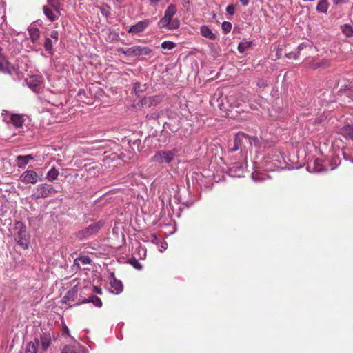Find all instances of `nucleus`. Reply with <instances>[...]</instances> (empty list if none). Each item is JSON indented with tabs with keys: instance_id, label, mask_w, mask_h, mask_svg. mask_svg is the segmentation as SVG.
<instances>
[{
	"instance_id": "1",
	"label": "nucleus",
	"mask_w": 353,
	"mask_h": 353,
	"mask_svg": "<svg viewBox=\"0 0 353 353\" xmlns=\"http://www.w3.org/2000/svg\"><path fill=\"white\" fill-rule=\"evenodd\" d=\"M176 12V8L174 4H170L166 8L164 16L158 22L159 28H167L168 30H176L180 26V21L174 18Z\"/></svg>"
},
{
	"instance_id": "2",
	"label": "nucleus",
	"mask_w": 353,
	"mask_h": 353,
	"mask_svg": "<svg viewBox=\"0 0 353 353\" xmlns=\"http://www.w3.org/2000/svg\"><path fill=\"white\" fill-rule=\"evenodd\" d=\"M12 234L15 241L23 249L28 248L30 236L26 230V226L21 221H17L14 223Z\"/></svg>"
},
{
	"instance_id": "3",
	"label": "nucleus",
	"mask_w": 353,
	"mask_h": 353,
	"mask_svg": "<svg viewBox=\"0 0 353 353\" xmlns=\"http://www.w3.org/2000/svg\"><path fill=\"white\" fill-rule=\"evenodd\" d=\"M179 152V150L176 148H174L172 150H159L155 152L154 156L151 158L150 161L152 162L157 163H166L169 164L172 161H173L177 154Z\"/></svg>"
},
{
	"instance_id": "4",
	"label": "nucleus",
	"mask_w": 353,
	"mask_h": 353,
	"mask_svg": "<svg viewBox=\"0 0 353 353\" xmlns=\"http://www.w3.org/2000/svg\"><path fill=\"white\" fill-rule=\"evenodd\" d=\"M103 221L100 220L99 221L94 222L89 225L88 227L82 229L81 230H79L77 234V236L80 240L89 239L93 235H95L97 233H99V232L103 227Z\"/></svg>"
},
{
	"instance_id": "5",
	"label": "nucleus",
	"mask_w": 353,
	"mask_h": 353,
	"mask_svg": "<svg viewBox=\"0 0 353 353\" xmlns=\"http://www.w3.org/2000/svg\"><path fill=\"white\" fill-rule=\"evenodd\" d=\"M56 193L57 191L52 185L41 183L34 188L32 197L37 200L54 196Z\"/></svg>"
},
{
	"instance_id": "6",
	"label": "nucleus",
	"mask_w": 353,
	"mask_h": 353,
	"mask_svg": "<svg viewBox=\"0 0 353 353\" xmlns=\"http://www.w3.org/2000/svg\"><path fill=\"white\" fill-rule=\"evenodd\" d=\"M243 141L248 142L251 145L254 144L256 147L261 145V140L257 137H250L242 132H239L234 138V146L232 149V151H236L241 148V143Z\"/></svg>"
},
{
	"instance_id": "7",
	"label": "nucleus",
	"mask_w": 353,
	"mask_h": 353,
	"mask_svg": "<svg viewBox=\"0 0 353 353\" xmlns=\"http://www.w3.org/2000/svg\"><path fill=\"white\" fill-rule=\"evenodd\" d=\"M118 51L127 57L147 56L152 50L147 46H133L128 48H119Z\"/></svg>"
},
{
	"instance_id": "8",
	"label": "nucleus",
	"mask_w": 353,
	"mask_h": 353,
	"mask_svg": "<svg viewBox=\"0 0 353 353\" xmlns=\"http://www.w3.org/2000/svg\"><path fill=\"white\" fill-rule=\"evenodd\" d=\"M151 23L152 20L150 19L139 21L135 24L131 26L128 30V32L132 35H137L143 33Z\"/></svg>"
},
{
	"instance_id": "9",
	"label": "nucleus",
	"mask_w": 353,
	"mask_h": 353,
	"mask_svg": "<svg viewBox=\"0 0 353 353\" xmlns=\"http://www.w3.org/2000/svg\"><path fill=\"white\" fill-rule=\"evenodd\" d=\"M19 180L26 184H36L39 181H41L38 174L33 170H28L23 172L20 175Z\"/></svg>"
},
{
	"instance_id": "10",
	"label": "nucleus",
	"mask_w": 353,
	"mask_h": 353,
	"mask_svg": "<svg viewBox=\"0 0 353 353\" xmlns=\"http://www.w3.org/2000/svg\"><path fill=\"white\" fill-rule=\"evenodd\" d=\"M163 98V95L157 94L144 97L141 101V105L142 108H149L151 106L158 105Z\"/></svg>"
},
{
	"instance_id": "11",
	"label": "nucleus",
	"mask_w": 353,
	"mask_h": 353,
	"mask_svg": "<svg viewBox=\"0 0 353 353\" xmlns=\"http://www.w3.org/2000/svg\"><path fill=\"white\" fill-rule=\"evenodd\" d=\"M35 345L41 346L43 350H46L51 343V336L48 332L40 333L39 339H35Z\"/></svg>"
},
{
	"instance_id": "12",
	"label": "nucleus",
	"mask_w": 353,
	"mask_h": 353,
	"mask_svg": "<svg viewBox=\"0 0 353 353\" xmlns=\"http://www.w3.org/2000/svg\"><path fill=\"white\" fill-rule=\"evenodd\" d=\"M337 133L342 135L345 139L353 141V123H346L343 126L338 127Z\"/></svg>"
},
{
	"instance_id": "13",
	"label": "nucleus",
	"mask_w": 353,
	"mask_h": 353,
	"mask_svg": "<svg viewBox=\"0 0 353 353\" xmlns=\"http://www.w3.org/2000/svg\"><path fill=\"white\" fill-rule=\"evenodd\" d=\"M26 82L29 88L34 92H39L42 88V81L40 77H31L29 79L26 80Z\"/></svg>"
},
{
	"instance_id": "14",
	"label": "nucleus",
	"mask_w": 353,
	"mask_h": 353,
	"mask_svg": "<svg viewBox=\"0 0 353 353\" xmlns=\"http://www.w3.org/2000/svg\"><path fill=\"white\" fill-rule=\"evenodd\" d=\"M307 169L310 172H321L324 170L321 161L316 158L311 159L308 162Z\"/></svg>"
},
{
	"instance_id": "15",
	"label": "nucleus",
	"mask_w": 353,
	"mask_h": 353,
	"mask_svg": "<svg viewBox=\"0 0 353 353\" xmlns=\"http://www.w3.org/2000/svg\"><path fill=\"white\" fill-rule=\"evenodd\" d=\"M244 172L243 165L241 163H234L229 168V174L232 177H241Z\"/></svg>"
},
{
	"instance_id": "16",
	"label": "nucleus",
	"mask_w": 353,
	"mask_h": 353,
	"mask_svg": "<svg viewBox=\"0 0 353 353\" xmlns=\"http://www.w3.org/2000/svg\"><path fill=\"white\" fill-rule=\"evenodd\" d=\"M34 157L31 154L19 155L16 158L17 164L19 168H25L30 161H32Z\"/></svg>"
},
{
	"instance_id": "17",
	"label": "nucleus",
	"mask_w": 353,
	"mask_h": 353,
	"mask_svg": "<svg viewBox=\"0 0 353 353\" xmlns=\"http://www.w3.org/2000/svg\"><path fill=\"white\" fill-rule=\"evenodd\" d=\"M30 39L33 43H37L40 37V31L35 26L30 25L28 29Z\"/></svg>"
},
{
	"instance_id": "18",
	"label": "nucleus",
	"mask_w": 353,
	"mask_h": 353,
	"mask_svg": "<svg viewBox=\"0 0 353 353\" xmlns=\"http://www.w3.org/2000/svg\"><path fill=\"white\" fill-rule=\"evenodd\" d=\"M2 48L0 47V72L10 74L12 73V67L10 63L1 57Z\"/></svg>"
},
{
	"instance_id": "19",
	"label": "nucleus",
	"mask_w": 353,
	"mask_h": 353,
	"mask_svg": "<svg viewBox=\"0 0 353 353\" xmlns=\"http://www.w3.org/2000/svg\"><path fill=\"white\" fill-rule=\"evenodd\" d=\"M61 353H86L84 349L79 345H65Z\"/></svg>"
},
{
	"instance_id": "20",
	"label": "nucleus",
	"mask_w": 353,
	"mask_h": 353,
	"mask_svg": "<svg viewBox=\"0 0 353 353\" xmlns=\"http://www.w3.org/2000/svg\"><path fill=\"white\" fill-rule=\"evenodd\" d=\"M25 119L21 114H12L10 117V122L16 128L23 127Z\"/></svg>"
},
{
	"instance_id": "21",
	"label": "nucleus",
	"mask_w": 353,
	"mask_h": 353,
	"mask_svg": "<svg viewBox=\"0 0 353 353\" xmlns=\"http://www.w3.org/2000/svg\"><path fill=\"white\" fill-rule=\"evenodd\" d=\"M110 285L112 288H114V290L112 291V292H114L115 294H118L123 291V284H122L121 281L119 280H117L114 276H113L112 279L110 281Z\"/></svg>"
},
{
	"instance_id": "22",
	"label": "nucleus",
	"mask_w": 353,
	"mask_h": 353,
	"mask_svg": "<svg viewBox=\"0 0 353 353\" xmlns=\"http://www.w3.org/2000/svg\"><path fill=\"white\" fill-rule=\"evenodd\" d=\"M328 62L325 60H322L320 61H317L316 60H312L307 63V67L312 70H316L319 68H323L328 66Z\"/></svg>"
},
{
	"instance_id": "23",
	"label": "nucleus",
	"mask_w": 353,
	"mask_h": 353,
	"mask_svg": "<svg viewBox=\"0 0 353 353\" xmlns=\"http://www.w3.org/2000/svg\"><path fill=\"white\" fill-rule=\"evenodd\" d=\"M92 303L94 306L101 307L102 306V301L99 297L92 295L88 299H83L81 303Z\"/></svg>"
},
{
	"instance_id": "24",
	"label": "nucleus",
	"mask_w": 353,
	"mask_h": 353,
	"mask_svg": "<svg viewBox=\"0 0 353 353\" xmlns=\"http://www.w3.org/2000/svg\"><path fill=\"white\" fill-rule=\"evenodd\" d=\"M201 34L202 36L211 40H214L216 37V34L212 32V30L206 26L201 27Z\"/></svg>"
},
{
	"instance_id": "25",
	"label": "nucleus",
	"mask_w": 353,
	"mask_h": 353,
	"mask_svg": "<svg viewBox=\"0 0 353 353\" xmlns=\"http://www.w3.org/2000/svg\"><path fill=\"white\" fill-rule=\"evenodd\" d=\"M57 43H54V40L50 39V37H46L45 39V42L43 43V47L45 50L50 54H53L54 48L53 46Z\"/></svg>"
},
{
	"instance_id": "26",
	"label": "nucleus",
	"mask_w": 353,
	"mask_h": 353,
	"mask_svg": "<svg viewBox=\"0 0 353 353\" xmlns=\"http://www.w3.org/2000/svg\"><path fill=\"white\" fill-rule=\"evenodd\" d=\"M59 172L54 167H52L46 174V179L49 181H53L57 179Z\"/></svg>"
},
{
	"instance_id": "27",
	"label": "nucleus",
	"mask_w": 353,
	"mask_h": 353,
	"mask_svg": "<svg viewBox=\"0 0 353 353\" xmlns=\"http://www.w3.org/2000/svg\"><path fill=\"white\" fill-rule=\"evenodd\" d=\"M328 8L327 0H319L316 6V10L319 12L325 13Z\"/></svg>"
},
{
	"instance_id": "28",
	"label": "nucleus",
	"mask_w": 353,
	"mask_h": 353,
	"mask_svg": "<svg viewBox=\"0 0 353 353\" xmlns=\"http://www.w3.org/2000/svg\"><path fill=\"white\" fill-rule=\"evenodd\" d=\"M43 10L45 15L50 21H54L56 20L57 17L55 14L48 6H44L43 7Z\"/></svg>"
},
{
	"instance_id": "29",
	"label": "nucleus",
	"mask_w": 353,
	"mask_h": 353,
	"mask_svg": "<svg viewBox=\"0 0 353 353\" xmlns=\"http://www.w3.org/2000/svg\"><path fill=\"white\" fill-rule=\"evenodd\" d=\"M251 46V42L249 41H242L239 43L238 46V50L241 53H243Z\"/></svg>"
},
{
	"instance_id": "30",
	"label": "nucleus",
	"mask_w": 353,
	"mask_h": 353,
	"mask_svg": "<svg viewBox=\"0 0 353 353\" xmlns=\"http://www.w3.org/2000/svg\"><path fill=\"white\" fill-rule=\"evenodd\" d=\"M78 261H80L83 265L90 264L92 260L88 256H80L74 260V264L79 265Z\"/></svg>"
},
{
	"instance_id": "31",
	"label": "nucleus",
	"mask_w": 353,
	"mask_h": 353,
	"mask_svg": "<svg viewBox=\"0 0 353 353\" xmlns=\"http://www.w3.org/2000/svg\"><path fill=\"white\" fill-rule=\"evenodd\" d=\"M25 353H37V347L34 342H30L27 344Z\"/></svg>"
},
{
	"instance_id": "32",
	"label": "nucleus",
	"mask_w": 353,
	"mask_h": 353,
	"mask_svg": "<svg viewBox=\"0 0 353 353\" xmlns=\"http://www.w3.org/2000/svg\"><path fill=\"white\" fill-rule=\"evenodd\" d=\"M48 4L57 12L59 11L60 1L59 0H48Z\"/></svg>"
},
{
	"instance_id": "33",
	"label": "nucleus",
	"mask_w": 353,
	"mask_h": 353,
	"mask_svg": "<svg viewBox=\"0 0 353 353\" xmlns=\"http://www.w3.org/2000/svg\"><path fill=\"white\" fill-rule=\"evenodd\" d=\"M175 47V43L170 41H165L161 43V48L166 50H172Z\"/></svg>"
},
{
	"instance_id": "34",
	"label": "nucleus",
	"mask_w": 353,
	"mask_h": 353,
	"mask_svg": "<svg viewBox=\"0 0 353 353\" xmlns=\"http://www.w3.org/2000/svg\"><path fill=\"white\" fill-rule=\"evenodd\" d=\"M252 178L254 181L260 182L265 179L263 174L260 172H253L252 174Z\"/></svg>"
},
{
	"instance_id": "35",
	"label": "nucleus",
	"mask_w": 353,
	"mask_h": 353,
	"mask_svg": "<svg viewBox=\"0 0 353 353\" xmlns=\"http://www.w3.org/2000/svg\"><path fill=\"white\" fill-rule=\"evenodd\" d=\"M222 30L225 34L230 32L232 29V23L230 22L224 21L221 25Z\"/></svg>"
},
{
	"instance_id": "36",
	"label": "nucleus",
	"mask_w": 353,
	"mask_h": 353,
	"mask_svg": "<svg viewBox=\"0 0 353 353\" xmlns=\"http://www.w3.org/2000/svg\"><path fill=\"white\" fill-rule=\"evenodd\" d=\"M101 13L105 17H108L110 14V8L108 5H105L101 8Z\"/></svg>"
},
{
	"instance_id": "37",
	"label": "nucleus",
	"mask_w": 353,
	"mask_h": 353,
	"mask_svg": "<svg viewBox=\"0 0 353 353\" xmlns=\"http://www.w3.org/2000/svg\"><path fill=\"white\" fill-rule=\"evenodd\" d=\"M343 32L345 34H346L348 37L352 36L353 34L352 28L351 27V26L347 24L344 25Z\"/></svg>"
},
{
	"instance_id": "38",
	"label": "nucleus",
	"mask_w": 353,
	"mask_h": 353,
	"mask_svg": "<svg viewBox=\"0 0 353 353\" xmlns=\"http://www.w3.org/2000/svg\"><path fill=\"white\" fill-rule=\"evenodd\" d=\"M50 39L54 40V43H57L59 40V32L57 30H52L50 33Z\"/></svg>"
},
{
	"instance_id": "39",
	"label": "nucleus",
	"mask_w": 353,
	"mask_h": 353,
	"mask_svg": "<svg viewBox=\"0 0 353 353\" xmlns=\"http://www.w3.org/2000/svg\"><path fill=\"white\" fill-rule=\"evenodd\" d=\"M226 12L230 15H234L235 13V6L233 4H230L227 6Z\"/></svg>"
},
{
	"instance_id": "40",
	"label": "nucleus",
	"mask_w": 353,
	"mask_h": 353,
	"mask_svg": "<svg viewBox=\"0 0 353 353\" xmlns=\"http://www.w3.org/2000/svg\"><path fill=\"white\" fill-rule=\"evenodd\" d=\"M257 85L260 88H264L268 85V83L266 81H264L263 79H259L257 81Z\"/></svg>"
},
{
	"instance_id": "41",
	"label": "nucleus",
	"mask_w": 353,
	"mask_h": 353,
	"mask_svg": "<svg viewBox=\"0 0 353 353\" xmlns=\"http://www.w3.org/2000/svg\"><path fill=\"white\" fill-rule=\"evenodd\" d=\"M74 294V292L72 290H69L67 292L66 294L64 296V299H69Z\"/></svg>"
},
{
	"instance_id": "42",
	"label": "nucleus",
	"mask_w": 353,
	"mask_h": 353,
	"mask_svg": "<svg viewBox=\"0 0 353 353\" xmlns=\"http://www.w3.org/2000/svg\"><path fill=\"white\" fill-rule=\"evenodd\" d=\"M146 117L149 119H157L158 116L155 113H153V114H147Z\"/></svg>"
},
{
	"instance_id": "43",
	"label": "nucleus",
	"mask_w": 353,
	"mask_h": 353,
	"mask_svg": "<svg viewBox=\"0 0 353 353\" xmlns=\"http://www.w3.org/2000/svg\"><path fill=\"white\" fill-rule=\"evenodd\" d=\"M93 291L99 294H102V290L101 288L97 287V286H94V288H93Z\"/></svg>"
},
{
	"instance_id": "44",
	"label": "nucleus",
	"mask_w": 353,
	"mask_h": 353,
	"mask_svg": "<svg viewBox=\"0 0 353 353\" xmlns=\"http://www.w3.org/2000/svg\"><path fill=\"white\" fill-rule=\"evenodd\" d=\"M164 128H169V129H170L171 131H172V132H175V131H176V129H173V128H170V124L169 123H165L164 124Z\"/></svg>"
},
{
	"instance_id": "45",
	"label": "nucleus",
	"mask_w": 353,
	"mask_h": 353,
	"mask_svg": "<svg viewBox=\"0 0 353 353\" xmlns=\"http://www.w3.org/2000/svg\"><path fill=\"white\" fill-rule=\"evenodd\" d=\"M334 4H339L347 2L348 0H332Z\"/></svg>"
},
{
	"instance_id": "46",
	"label": "nucleus",
	"mask_w": 353,
	"mask_h": 353,
	"mask_svg": "<svg viewBox=\"0 0 353 353\" xmlns=\"http://www.w3.org/2000/svg\"><path fill=\"white\" fill-rule=\"evenodd\" d=\"M243 6H246L249 3L250 0H239Z\"/></svg>"
},
{
	"instance_id": "47",
	"label": "nucleus",
	"mask_w": 353,
	"mask_h": 353,
	"mask_svg": "<svg viewBox=\"0 0 353 353\" xmlns=\"http://www.w3.org/2000/svg\"><path fill=\"white\" fill-rule=\"evenodd\" d=\"M161 0H149L151 5L154 6L158 3Z\"/></svg>"
},
{
	"instance_id": "48",
	"label": "nucleus",
	"mask_w": 353,
	"mask_h": 353,
	"mask_svg": "<svg viewBox=\"0 0 353 353\" xmlns=\"http://www.w3.org/2000/svg\"><path fill=\"white\" fill-rule=\"evenodd\" d=\"M48 102L50 103H51L52 105H54V106H58L59 104L61 103H59V102H57V101H48Z\"/></svg>"
},
{
	"instance_id": "49",
	"label": "nucleus",
	"mask_w": 353,
	"mask_h": 353,
	"mask_svg": "<svg viewBox=\"0 0 353 353\" xmlns=\"http://www.w3.org/2000/svg\"><path fill=\"white\" fill-rule=\"evenodd\" d=\"M124 1H125V0H115V3H116L117 4H119V5H121V3H123Z\"/></svg>"
},
{
	"instance_id": "50",
	"label": "nucleus",
	"mask_w": 353,
	"mask_h": 353,
	"mask_svg": "<svg viewBox=\"0 0 353 353\" xmlns=\"http://www.w3.org/2000/svg\"><path fill=\"white\" fill-rule=\"evenodd\" d=\"M63 332L68 334L69 333V329L67 327H65L63 328Z\"/></svg>"
},
{
	"instance_id": "51",
	"label": "nucleus",
	"mask_w": 353,
	"mask_h": 353,
	"mask_svg": "<svg viewBox=\"0 0 353 353\" xmlns=\"http://www.w3.org/2000/svg\"><path fill=\"white\" fill-rule=\"evenodd\" d=\"M183 4H188L189 0H181Z\"/></svg>"
},
{
	"instance_id": "52",
	"label": "nucleus",
	"mask_w": 353,
	"mask_h": 353,
	"mask_svg": "<svg viewBox=\"0 0 353 353\" xmlns=\"http://www.w3.org/2000/svg\"><path fill=\"white\" fill-rule=\"evenodd\" d=\"M136 263H137V265H134V267L137 268V269H141V266L139 263H137V261H136Z\"/></svg>"
},
{
	"instance_id": "53",
	"label": "nucleus",
	"mask_w": 353,
	"mask_h": 353,
	"mask_svg": "<svg viewBox=\"0 0 353 353\" xmlns=\"http://www.w3.org/2000/svg\"><path fill=\"white\" fill-rule=\"evenodd\" d=\"M139 85H140V83H136L134 84V88H135V89H137V88H138V86H139Z\"/></svg>"
},
{
	"instance_id": "54",
	"label": "nucleus",
	"mask_w": 353,
	"mask_h": 353,
	"mask_svg": "<svg viewBox=\"0 0 353 353\" xmlns=\"http://www.w3.org/2000/svg\"><path fill=\"white\" fill-rule=\"evenodd\" d=\"M152 238H153L152 241H154V240H157V236H156V235H154H154H152Z\"/></svg>"
}]
</instances>
